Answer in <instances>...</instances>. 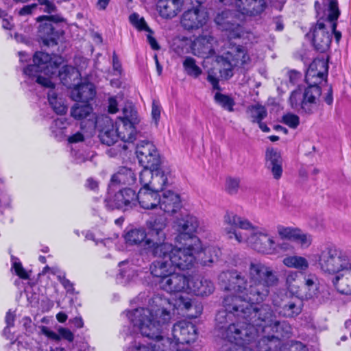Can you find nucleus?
Listing matches in <instances>:
<instances>
[{"label":"nucleus","mask_w":351,"mask_h":351,"mask_svg":"<svg viewBox=\"0 0 351 351\" xmlns=\"http://www.w3.org/2000/svg\"><path fill=\"white\" fill-rule=\"evenodd\" d=\"M249 282L245 276L237 270L222 271L219 282L225 290L232 291L238 295H228L223 298L224 310L219 311L215 317L217 324L223 331L228 320L253 319L254 306L252 304L263 302L268 297L270 289L278 285L279 279L269 266L258 261L251 262L248 272Z\"/></svg>","instance_id":"1"},{"label":"nucleus","mask_w":351,"mask_h":351,"mask_svg":"<svg viewBox=\"0 0 351 351\" xmlns=\"http://www.w3.org/2000/svg\"><path fill=\"white\" fill-rule=\"evenodd\" d=\"M33 62V64L23 69V73L29 79L35 80L42 86L50 88L48 93L50 106L56 113L65 114L67 108L62 99L58 97L53 80L58 77L63 84L71 86L70 82L78 77L79 72L75 68L69 65H64L58 70L62 63V57L55 55L51 56L44 52H36L34 56Z\"/></svg>","instance_id":"2"},{"label":"nucleus","mask_w":351,"mask_h":351,"mask_svg":"<svg viewBox=\"0 0 351 351\" xmlns=\"http://www.w3.org/2000/svg\"><path fill=\"white\" fill-rule=\"evenodd\" d=\"M191 301V298L180 296L173 306L188 310L192 306ZM167 306H172L169 300L156 295L149 300L148 308L128 311L126 315L134 328L139 330L143 336L158 341L162 339L163 328L171 319Z\"/></svg>","instance_id":"3"},{"label":"nucleus","mask_w":351,"mask_h":351,"mask_svg":"<svg viewBox=\"0 0 351 351\" xmlns=\"http://www.w3.org/2000/svg\"><path fill=\"white\" fill-rule=\"evenodd\" d=\"M226 226L224 232L228 239L234 238L238 243L247 242L254 250L265 254L276 252V246L273 237L265 231H254L252 223L233 213L224 216Z\"/></svg>","instance_id":"4"},{"label":"nucleus","mask_w":351,"mask_h":351,"mask_svg":"<svg viewBox=\"0 0 351 351\" xmlns=\"http://www.w3.org/2000/svg\"><path fill=\"white\" fill-rule=\"evenodd\" d=\"M252 318L261 327L262 337L258 340V351H281L280 338H288L291 334V326L286 321H278L269 305L254 306Z\"/></svg>","instance_id":"5"},{"label":"nucleus","mask_w":351,"mask_h":351,"mask_svg":"<svg viewBox=\"0 0 351 351\" xmlns=\"http://www.w3.org/2000/svg\"><path fill=\"white\" fill-rule=\"evenodd\" d=\"M318 258V265L322 271L336 274L332 283L338 291L350 295L351 257L335 245L328 244L321 247Z\"/></svg>","instance_id":"6"},{"label":"nucleus","mask_w":351,"mask_h":351,"mask_svg":"<svg viewBox=\"0 0 351 351\" xmlns=\"http://www.w3.org/2000/svg\"><path fill=\"white\" fill-rule=\"evenodd\" d=\"M253 319H236L230 324L221 335L231 343L228 348L223 347L222 351H258L257 338L260 336L261 327L254 323Z\"/></svg>","instance_id":"7"},{"label":"nucleus","mask_w":351,"mask_h":351,"mask_svg":"<svg viewBox=\"0 0 351 351\" xmlns=\"http://www.w3.org/2000/svg\"><path fill=\"white\" fill-rule=\"evenodd\" d=\"M328 66L323 59L314 60L306 71L305 80L308 84L305 88L300 101L302 112L313 114L317 109L322 90L318 85L328 73Z\"/></svg>","instance_id":"8"},{"label":"nucleus","mask_w":351,"mask_h":351,"mask_svg":"<svg viewBox=\"0 0 351 351\" xmlns=\"http://www.w3.org/2000/svg\"><path fill=\"white\" fill-rule=\"evenodd\" d=\"M216 62L221 66L219 69L221 77L228 80L233 76L234 70L247 69L250 57L245 47L230 43L225 56H217Z\"/></svg>","instance_id":"9"},{"label":"nucleus","mask_w":351,"mask_h":351,"mask_svg":"<svg viewBox=\"0 0 351 351\" xmlns=\"http://www.w3.org/2000/svg\"><path fill=\"white\" fill-rule=\"evenodd\" d=\"M147 243L153 247L152 254L156 257H169L173 263V268L176 267L184 270L190 269L195 261L192 250L187 248H175L171 243H158L152 240L147 241Z\"/></svg>","instance_id":"10"},{"label":"nucleus","mask_w":351,"mask_h":351,"mask_svg":"<svg viewBox=\"0 0 351 351\" xmlns=\"http://www.w3.org/2000/svg\"><path fill=\"white\" fill-rule=\"evenodd\" d=\"M158 284L161 289L170 293L183 291L191 296L196 295L195 282L175 271L162 280H159Z\"/></svg>","instance_id":"11"},{"label":"nucleus","mask_w":351,"mask_h":351,"mask_svg":"<svg viewBox=\"0 0 351 351\" xmlns=\"http://www.w3.org/2000/svg\"><path fill=\"white\" fill-rule=\"evenodd\" d=\"M136 153L139 163L144 169H154L160 164L158 151L153 143L149 141H141L136 147Z\"/></svg>","instance_id":"12"},{"label":"nucleus","mask_w":351,"mask_h":351,"mask_svg":"<svg viewBox=\"0 0 351 351\" xmlns=\"http://www.w3.org/2000/svg\"><path fill=\"white\" fill-rule=\"evenodd\" d=\"M202 233L201 239L199 238V264L202 266H212V264L217 259L219 249L207 242L203 241V238H209L211 241L212 234L204 228L199 227V234Z\"/></svg>","instance_id":"13"},{"label":"nucleus","mask_w":351,"mask_h":351,"mask_svg":"<svg viewBox=\"0 0 351 351\" xmlns=\"http://www.w3.org/2000/svg\"><path fill=\"white\" fill-rule=\"evenodd\" d=\"M325 22L326 19H319L306 34L307 36H312L315 47L321 53L325 52L330 47L332 40V34L330 29L326 27Z\"/></svg>","instance_id":"14"},{"label":"nucleus","mask_w":351,"mask_h":351,"mask_svg":"<svg viewBox=\"0 0 351 351\" xmlns=\"http://www.w3.org/2000/svg\"><path fill=\"white\" fill-rule=\"evenodd\" d=\"M137 197L135 191L130 188L120 189L112 198L105 199V205L108 209L128 210L136 206Z\"/></svg>","instance_id":"15"},{"label":"nucleus","mask_w":351,"mask_h":351,"mask_svg":"<svg viewBox=\"0 0 351 351\" xmlns=\"http://www.w3.org/2000/svg\"><path fill=\"white\" fill-rule=\"evenodd\" d=\"M139 181L142 186L159 192L167 184V175L158 167L154 169H143L139 175Z\"/></svg>","instance_id":"16"},{"label":"nucleus","mask_w":351,"mask_h":351,"mask_svg":"<svg viewBox=\"0 0 351 351\" xmlns=\"http://www.w3.org/2000/svg\"><path fill=\"white\" fill-rule=\"evenodd\" d=\"M172 335L177 343H190L197 339V328L186 321H180L174 324Z\"/></svg>","instance_id":"17"},{"label":"nucleus","mask_w":351,"mask_h":351,"mask_svg":"<svg viewBox=\"0 0 351 351\" xmlns=\"http://www.w3.org/2000/svg\"><path fill=\"white\" fill-rule=\"evenodd\" d=\"M99 119L100 124L96 127H101L99 136L101 143L108 146L114 144L119 138L116 123H114L111 119L106 116Z\"/></svg>","instance_id":"18"},{"label":"nucleus","mask_w":351,"mask_h":351,"mask_svg":"<svg viewBox=\"0 0 351 351\" xmlns=\"http://www.w3.org/2000/svg\"><path fill=\"white\" fill-rule=\"evenodd\" d=\"M199 58H204L202 62L203 67H207V63L209 62L210 59L215 58V48L214 43H215V38L210 36L208 29L205 33L199 35Z\"/></svg>","instance_id":"19"},{"label":"nucleus","mask_w":351,"mask_h":351,"mask_svg":"<svg viewBox=\"0 0 351 351\" xmlns=\"http://www.w3.org/2000/svg\"><path fill=\"white\" fill-rule=\"evenodd\" d=\"M237 12L243 15L257 16L266 8L265 0H234Z\"/></svg>","instance_id":"20"},{"label":"nucleus","mask_w":351,"mask_h":351,"mask_svg":"<svg viewBox=\"0 0 351 351\" xmlns=\"http://www.w3.org/2000/svg\"><path fill=\"white\" fill-rule=\"evenodd\" d=\"M136 174L133 170L127 167H121L114 173L109 184V190L115 191L117 187L131 186L136 183Z\"/></svg>","instance_id":"21"},{"label":"nucleus","mask_w":351,"mask_h":351,"mask_svg":"<svg viewBox=\"0 0 351 351\" xmlns=\"http://www.w3.org/2000/svg\"><path fill=\"white\" fill-rule=\"evenodd\" d=\"M195 219L189 215L184 218L178 219L173 223V229L178 233L176 238L178 241L186 240L195 236L196 232V224L194 223Z\"/></svg>","instance_id":"22"},{"label":"nucleus","mask_w":351,"mask_h":351,"mask_svg":"<svg viewBox=\"0 0 351 351\" xmlns=\"http://www.w3.org/2000/svg\"><path fill=\"white\" fill-rule=\"evenodd\" d=\"M71 114L75 119L86 120V125L88 128H95L100 124L99 119H97L93 112V108L87 104H77L72 108Z\"/></svg>","instance_id":"23"},{"label":"nucleus","mask_w":351,"mask_h":351,"mask_svg":"<svg viewBox=\"0 0 351 351\" xmlns=\"http://www.w3.org/2000/svg\"><path fill=\"white\" fill-rule=\"evenodd\" d=\"M147 227L149 230V239H153L154 242L165 243L166 234L164 230L167 226V220L164 216H160L156 219H152L147 221Z\"/></svg>","instance_id":"24"},{"label":"nucleus","mask_w":351,"mask_h":351,"mask_svg":"<svg viewBox=\"0 0 351 351\" xmlns=\"http://www.w3.org/2000/svg\"><path fill=\"white\" fill-rule=\"evenodd\" d=\"M302 308L303 301L298 297H291L282 300L278 313L284 317L293 318L301 313Z\"/></svg>","instance_id":"25"},{"label":"nucleus","mask_w":351,"mask_h":351,"mask_svg":"<svg viewBox=\"0 0 351 351\" xmlns=\"http://www.w3.org/2000/svg\"><path fill=\"white\" fill-rule=\"evenodd\" d=\"M158 192H156L146 186H142L136 195L137 202L144 209H154L159 206Z\"/></svg>","instance_id":"26"},{"label":"nucleus","mask_w":351,"mask_h":351,"mask_svg":"<svg viewBox=\"0 0 351 351\" xmlns=\"http://www.w3.org/2000/svg\"><path fill=\"white\" fill-rule=\"evenodd\" d=\"M238 21L236 14L229 10L218 13L215 19L216 25L221 31H235L239 26Z\"/></svg>","instance_id":"27"},{"label":"nucleus","mask_w":351,"mask_h":351,"mask_svg":"<svg viewBox=\"0 0 351 351\" xmlns=\"http://www.w3.org/2000/svg\"><path fill=\"white\" fill-rule=\"evenodd\" d=\"M159 258L160 259L154 261L150 265L149 270L154 277L162 280L172 274L175 269L169 257H167V258L164 257Z\"/></svg>","instance_id":"28"},{"label":"nucleus","mask_w":351,"mask_h":351,"mask_svg":"<svg viewBox=\"0 0 351 351\" xmlns=\"http://www.w3.org/2000/svg\"><path fill=\"white\" fill-rule=\"evenodd\" d=\"M327 11L328 14L326 21L330 24L329 27L330 31L332 34H334L336 42L339 43L341 38V33L336 29L337 25V21L340 15L337 0L328 1Z\"/></svg>","instance_id":"29"},{"label":"nucleus","mask_w":351,"mask_h":351,"mask_svg":"<svg viewBox=\"0 0 351 351\" xmlns=\"http://www.w3.org/2000/svg\"><path fill=\"white\" fill-rule=\"evenodd\" d=\"M159 199V207L165 213H176L181 206L179 195L171 191H165Z\"/></svg>","instance_id":"30"},{"label":"nucleus","mask_w":351,"mask_h":351,"mask_svg":"<svg viewBox=\"0 0 351 351\" xmlns=\"http://www.w3.org/2000/svg\"><path fill=\"white\" fill-rule=\"evenodd\" d=\"M120 272L117 276V280L123 285L129 284L137 280L141 271L136 266L128 261H123L119 263Z\"/></svg>","instance_id":"31"},{"label":"nucleus","mask_w":351,"mask_h":351,"mask_svg":"<svg viewBox=\"0 0 351 351\" xmlns=\"http://www.w3.org/2000/svg\"><path fill=\"white\" fill-rule=\"evenodd\" d=\"M71 98L76 101L86 103L93 99L95 95V90L93 84L82 83L75 86L71 93Z\"/></svg>","instance_id":"32"},{"label":"nucleus","mask_w":351,"mask_h":351,"mask_svg":"<svg viewBox=\"0 0 351 351\" xmlns=\"http://www.w3.org/2000/svg\"><path fill=\"white\" fill-rule=\"evenodd\" d=\"M265 165L269 169L274 178L278 180L282 176V159L279 153L274 149H267L265 154Z\"/></svg>","instance_id":"33"},{"label":"nucleus","mask_w":351,"mask_h":351,"mask_svg":"<svg viewBox=\"0 0 351 351\" xmlns=\"http://www.w3.org/2000/svg\"><path fill=\"white\" fill-rule=\"evenodd\" d=\"M182 7V0H160L158 8L162 18L171 19L176 16Z\"/></svg>","instance_id":"34"},{"label":"nucleus","mask_w":351,"mask_h":351,"mask_svg":"<svg viewBox=\"0 0 351 351\" xmlns=\"http://www.w3.org/2000/svg\"><path fill=\"white\" fill-rule=\"evenodd\" d=\"M124 239L125 243L130 245H138L143 242L144 246L149 249L152 253L153 247L152 244L149 246L147 243V241L152 240L154 241V239L147 238L146 231L143 228H135L128 230L124 234Z\"/></svg>","instance_id":"35"},{"label":"nucleus","mask_w":351,"mask_h":351,"mask_svg":"<svg viewBox=\"0 0 351 351\" xmlns=\"http://www.w3.org/2000/svg\"><path fill=\"white\" fill-rule=\"evenodd\" d=\"M38 36L46 46H53L58 44L60 34L55 32L50 23H45L39 26Z\"/></svg>","instance_id":"36"},{"label":"nucleus","mask_w":351,"mask_h":351,"mask_svg":"<svg viewBox=\"0 0 351 351\" xmlns=\"http://www.w3.org/2000/svg\"><path fill=\"white\" fill-rule=\"evenodd\" d=\"M116 125L119 138L124 142H133L136 135V125L120 121H117Z\"/></svg>","instance_id":"37"},{"label":"nucleus","mask_w":351,"mask_h":351,"mask_svg":"<svg viewBox=\"0 0 351 351\" xmlns=\"http://www.w3.org/2000/svg\"><path fill=\"white\" fill-rule=\"evenodd\" d=\"M282 262L287 267L298 270L305 271L308 268V261L302 256H289L284 258Z\"/></svg>","instance_id":"38"},{"label":"nucleus","mask_w":351,"mask_h":351,"mask_svg":"<svg viewBox=\"0 0 351 351\" xmlns=\"http://www.w3.org/2000/svg\"><path fill=\"white\" fill-rule=\"evenodd\" d=\"M197 8H195L184 13L181 24L184 29L191 30L197 27Z\"/></svg>","instance_id":"39"},{"label":"nucleus","mask_w":351,"mask_h":351,"mask_svg":"<svg viewBox=\"0 0 351 351\" xmlns=\"http://www.w3.org/2000/svg\"><path fill=\"white\" fill-rule=\"evenodd\" d=\"M246 112L254 123L260 122V121L264 119L267 115L266 108L261 104L250 106Z\"/></svg>","instance_id":"40"},{"label":"nucleus","mask_w":351,"mask_h":351,"mask_svg":"<svg viewBox=\"0 0 351 351\" xmlns=\"http://www.w3.org/2000/svg\"><path fill=\"white\" fill-rule=\"evenodd\" d=\"M67 125L68 123L65 118H58L53 120L50 127L52 135L56 138L60 140L64 134V130Z\"/></svg>","instance_id":"41"},{"label":"nucleus","mask_w":351,"mask_h":351,"mask_svg":"<svg viewBox=\"0 0 351 351\" xmlns=\"http://www.w3.org/2000/svg\"><path fill=\"white\" fill-rule=\"evenodd\" d=\"M117 121L136 125L139 122L136 110L131 104L125 106L123 109V117H119Z\"/></svg>","instance_id":"42"},{"label":"nucleus","mask_w":351,"mask_h":351,"mask_svg":"<svg viewBox=\"0 0 351 351\" xmlns=\"http://www.w3.org/2000/svg\"><path fill=\"white\" fill-rule=\"evenodd\" d=\"M214 99L216 104L219 105L224 110L228 112H232L234 110L233 107L235 105V102L234 99L230 96L222 94L220 92H217L215 94Z\"/></svg>","instance_id":"43"},{"label":"nucleus","mask_w":351,"mask_h":351,"mask_svg":"<svg viewBox=\"0 0 351 351\" xmlns=\"http://www.w3.org/2000/svg\"><path fill=\"white\" fill-rule=\"evenodd\" d=\"M240 187V179L239 178L227 177L225 181V191L230 195H236Z\"/></svg>","instance_id":"44"},{"label":"nucleus","mask_w":351,"mask_h":351,"mask_svg":"<svg viewBox=\"0 0 351 351\" xmlns=\"http://www.w3.org/2000/svg\"><path fill=\"white\" fill-rule=\"evenodd\" d=\"M215 291L214 283L209 279L203 278L199 285V296H208Z\"/></svg>","instance_id":"45"},{"label":"nucleus","mask_w":351,"mask_h":351,"mask_svg":"<svg viewBox=\"0 0 351 351\" xmlns=\"http://www.w3.org/2000/svg\"><path fill=\"white\" fill-rule=\"evenodd\" d=\"M130 23L134 25L139 31H147L152 33L151 29L147 26L144 18L140 17L137 13H133L129 16Z\"/></svg>","instance_id":"46"},{"label":"nucleus","mask_w":351,"mask_h":351,"mask_svg":"<svg viewBox=\"0 0 351 351\" xmlns=\"http://www.w3.org/2000/svg\"><path fill=\"white\" fill-rule=\"evenodd\" d=\"M183 67L186 74L195 78L197 77V65L195 59L186 57L183 62Z\"/></svg>","instance_id":"47"},{"label":"nucleus","mask_w":351,"mask_h":351,"mask_svg":"<svg viewBox=\"0 0 351 351\" xmlns=\"http://www.w3.org/2000/svg\"><path fill=\"white\" fill-rule=\"evenodd\" d=\"M156 347L159 348L158 343L152 344V343L147 345L142 344L140 342L134 341L128 348L127 351H158L156 350Z\"/></svg>","instance_id":"48"},{"label":"nucleus","mask_w":351,"mask_h":351,"mask_svg":"<svg viewBox=\"0 0 351 351\" xmlns=\"http://www.w3.org/2000/svg\"><path fill=\"white\" fill-rule=\"evenodd\" d=\"M294 241L301 245L302 247H308L311 243V237L310 235L304 234L302 231L298 229L293 239Z\"/></svg>","instance_id":"49"},{"label":"nucleus","mask_w":351,"mask_h":351,"mask_svg":"<svg viewBox=\"0 0 351 351\" xmlns=\"http://www.w3.org/2000/svg\"><path fill=\"white\" fill-rule=\"evenodd\" d=\"M278 233L282 238H286L293 240L298 229H294L290 227H284L278 226L277 228Z\"/></svg>","instance_id":"50"},{"label":"nucleus","mask_w":351,"mask_h":351,"mask_svg":"<svg viewBox=\"0 0 351 351\" xmlns=\"http://www.w3.org/2000/svg\"><path fill=\"white\" fill-rule=\"evenodd\" d=\"M207 80L213 86L215 90H220L221 88L219 84V76L217 71H215L214 69L211 68L208 69L207 74Z\"/></svg>","instance_id":"51"},{"label":"nucleus","mask_w":351,"mask_h":351,"mask_svg":"<svg viewBox=\"0 0 351 351\" xmlns=\"http://www.w3.org/2000/svg\"><path fill=\"white\" fill-rule=\"evenodd\" d=\"M283 123L291 128H296L300 123V119L298 115L287 114L282 117Z\"/></svg>","instance_id":"52"},{"label":"nucleus","mask_w":351,"mask_h":351,"mask_svg":"<svg viewBox=\"0 0 351 351\" xmlns=\"http://www.w3.org/2000/svg\"><path fill=\"white\" fill-rule=\"evenodd\" d=\"M281 351H308L306 346L300 341L292 342L289 348L281 346Z\"/></svg>","instance_id":"53"},{"label":"nucleus","mask_w":351,"mask_h":351,"mask_svg":"<svg viewBox=\"0 0 351 351\" xmlns=\"http://www.w3.org/2000/svg\"><path fill=\"white\" fill-rule=\"evenodd\" d=\"M12 269H14L15 274L21 278L26 280L29 278L28 273L23 268L20 262H14L12 265Z\"/></svg>","instance_id":"54"},{"label":"nucleus","mask_w":351,"mask_h":351,"mask_svg":"<svg viewBox=\"0 0 351 351\" xmlns=\"http://www.w3.org/2000/svg\"><path fill=\"white\" fill-rule=\"evenodd\" d=\"M298 277V273L294 271H290L287 273L286 276V286L290 291H293L295 287L294 282Z\"/></svg>","instance_id":"55"},{"label":"nucleus","mask_w":351,"mask_h":351,"mask_svg":"<svg viewBox=\"0 0 351 351\" xmlns=\"http://www.w3.org/2000/svg\"><path fill=\"white\" fill-rule=\"evenodd\" d=\"M301 92L299 90H295L292 91L289 101L292 108H297L298 106H300L301 101Z\"/></svg>","instance_id":"56"},{"label":"nucleus","mask_w":351,"mask_h":351,"mask_svg":"<svg viewBox=\"0 0 351 351\" xmlns=\"http://www.w3.org/2000/svg\"><path fill=\"white\" fill-rule=\"evenodd\" d=\"M161 112V107L159 103L156 101H153L152 102V117L153 120L154 121L156 124H158V122L160 117Z\"/></svg>","instance_id":"57"},{"label":"nucleus","mask_w":351,"mask_h":351,"mask_svg":"<svg viewBox=\"0 0 351 351\" xmlns=\"http://www.w3.org/2000/svg\"><path fill=\"white\" fill-rule=\"evenodd\" d=\"M118 99H121V97L115 96L110 97L108 99V112L111 114H114L118 112Z\"/></svg>","instance_id":"58"},{"label":"nucleus","mask_w":351,"mask_h":351,"mask_svg":"<svg viewBox=\"0 0 351 351\" xmlns=\"http://www.w3.org/2000/svg\"><path fill=\"white\" fill-rule=\"evenodd\" d=\"M0 18L3 19L2 27L5 29H11L13 27L12 18L0 9Z\"/></svg>","instance_id":"59"},{"label":"nucleus","mask_w":351,"mask_h":351,"mask_svg":"<svg viewBox=\"0 0 351 351\" xmlns=\"http://www.w3.org/2000/svg\"><path fill=\"white\" fill-rule=\"evenodd\" d=\"M38 2L45 6L43 11L46 13L51 14L56 10L55 4L49 0H38Z\"/></svg>","instance_id":"60"},{"label":"nucleus","mask_w":351,"mask_h":351,"mask_svg":"<svg viewBox=\"0 0 351 351\" xmlns=\"http://www.w3.org/2000/svg\"><path fill=\"white\" fill-rule=\"evenodd\" d=\"M58 278L60 283L64 286V287L67 290V291H73V285L69 280L65 278L64 274H63L62 275H58Z\"/></svg>","instance_id":"61"},{"label":"nucleus","mask_w":351,"mask_h":351,"mask_svg":"<svg viewBox=\"0 0 351 351\" xmlns=\"http://www.w3.org/2000/svg\"><path fill=\"white\" fill-rule=\"evenodd\" d=\"M37 7V3L27 5L23 6L21 9H20L18 13L21 16L29 15L31 14L33 12V11L36 9Z\"/></svg>","instance_id":"62"},{"label":"nucleus","mask_w":351,"mask_h":351,"mask_svg":"<svg viewBox=\"0 0 351 351\" xmlns=\"http://www.w3.org/2000/svg\"><path fill=\"white\" fill-rule=\"evenodd\" d=\"M59 335L63 339H66L67 341L71 342L74 339L73 334L71 331L67 328H60L58 330Z\"/></svg>","instance_id":"63"},{"label":"nucleus","mask_w":351,"mask_h":351,"mask_svg":"<svg viewBox=\"0 0 351 351\" xmlns=\"http://www.w3.org/2000/svg\"><path fill=\"white\" fill-rule=\"evenodd\" d=\"M42 333L47 336L48 338L55 340L59 341L60 339V337L59 335L56 334L55 332L50 330L47 327L43 326L41 328Z\"/></svg>","instance_id":"64"}]
</instances>
